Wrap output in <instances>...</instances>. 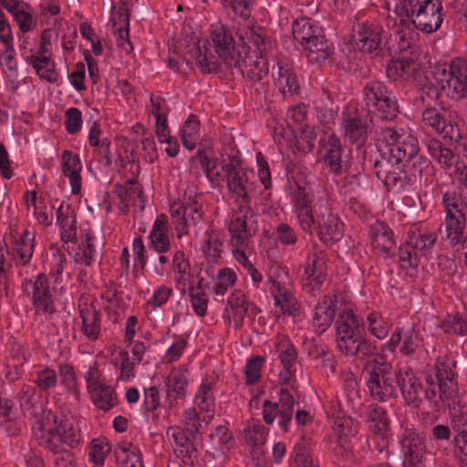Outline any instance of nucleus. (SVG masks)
Wrapping results in <instances>:
<instances>
[{
  "instance_id": "obj_1",
  "label": "nucleus",
  "mask_w": 467,
  "mask_h": 467,
  "mask_svg": "<svg viewBox=\"0 0 467 467\" xmlns=\"http://www.w3.org/2000/svg\"><path fill=\"white\" fill-rule=\"evenodd\" d=\"M40 396L34 387L25 385L21 389V406L33 415L32 431L38 443L49 451L61 454V460L67 461L69 467L73 457L68 448H74L80 441L78 424L73 420L58 421L51 410H43L37 407Z\"/></svg>"
},
{
  "instance_id": "obj_2",
  "label": "nucleus",
  "mask_w": 467,
  "mask_h": 467,
  "mask_svg": "<svg viewBox=\"0 0 467 467\" xmlns=\"http://www.w3.org/2000/svg\"><path fill=\"white\" fill-rule=\"evenodd\" d=\"M387 24L391 34L389 46L394 52L406 51L410 47L411 38L409 24L411 21L416 28L425 33L438 30L443 21L441 5L433 0H391L387 4Z\"/></svg>"
},
{
  "instance_id": "obj_3",
  "label": "nucleus",
  "mask_w": 467,
  "mask_h": 467,
  "mask_svg": "<svg viewBox=\"0 0 467 467\" xmlns=\"http://www.w3.org/2000/svg\"><path fill=\"white\" fill-rule=\"evenodd\" d=\"M287 181V193L294 203L302 229L311 234L316 232L324 243L339 240L343 234V224L327 205L310 206L311 190L306 176L296 171H289Z\"/></svg>"
},
{
  "instance_id": "obj_4",
  "label": "nucleus",
  "mask_w": 467,
  "mask_h": 467,
  "mask_svg": "<svg viewBox=\"0 0 467 467\" xmlns=\"http://www.w3.org/2000/svg\"><path fill=\"white\" fill-rule=\"evenodd\" d=\"M202 168L213 187L219 186L221 181H226L228 190L238 202L244 200L251 190L253 170L248 169L235 157L220 161L210 150L199 151L197 154Z\"/></svg>"
},
{
  "instance_id": "obj_5",
  "label": "nucleus",
  "mask_w": 467,
  "mask_h": 467,
  "mask_svg": "<svg viewBox=\"0 0 467 467\" xmlns=\"http://www.w3.org/2000/svg\"><path fill=\"white\" fill-rule=\"evenodd\" d=\"M197 39L196 61L207 72H214L218 69L219 64L212 54V49L227 66L238 64V58L235 51V45L233 36L227 33L225 27L222 25H213L211 29V42L205 39Z\"/></svg>"
},
{
  "instance_id": "obj_6",
  "label": "nucleus",
  "mask_w": 467,
  "mask_h": 467,
  "mask_svg": "<svg viewBox=\"0 0 467 467\" xmlns=\"http://www.w3.org/2000/svg\"><path fill=\"white\" fill-rule=\"evenodd\" d=\"M418 150V140L408 128L395 126L382 130L379 151L391 169L402 168L408 158Z\"/></svg>"
},
{
  "instance_id": "obj_7",
  "label": "nucleus",
  "mask_w": 467,
  "mask_h": 467,
  "mask_svg": "<svg viewBox=\"0 0 467 467\" xmlns=\"http://www.w3.org/2000/svg\"><path fill=\"white\" fill-rule=\"evenodd\" d=\"M386 354L380 360L373 357H367L366 369L368 377L367 387L371 397L378 401H387L398 394V381L390 367L385 361Z\"/></svg>"
},
{
  "instance_id": "obj_8",
  "label": "nucleus",
  "mask_w": 467,
  "mask_h": 467,
  "mask_svg": "<svg viewBox=\"0 0 467 467\" xmlns=\"http://www.w3.org/2000/svg\"><path fill=\"white\" fill-rule=\"evenodd\" d=\"M437 86L452 99L467 97V63L455 58L451 63H438L432 71Z\"/></svg>"
},
{
  "instance_id": "obj_9",
  "label": "nucleus",
  "mask_w": 467,
  "mask_h": 467,
  "mask_svg": "<svg viewBox=\"0 0 467 467\" xmlns=\"http://www.w3.org/2000/svg\"><path fill=\"white\" fill-rule=\"evenodd\" d=\"M266 287L273 296L274 312L277 317H296L298 315V304L285 272L277 268L274 269L269 274Z\"/></svg>"
},
{
  "instance_id": "obj_10",
  "label": "nucleus",
  "mask_w": 467,
  "mask_h": 467,
  "mask_svg": "<svg viewBox=\"0 0 467 467\" xmlns=\"http://www.w3.org/2000/svg\"><path fill=\"white\" fill-rule=\"evenodd\" d=\"M435 237L431 234H415L409 235L405 244L400 249V264L409 275L417 273V267L423 265L428 258Z\"/></svg>"
},
{
  "instance_id": "obj_11",
  "label": "nucleus",
  "mask_w": 467,
  "mask_h": 467,
  "mask_svg": "<svg viewBox=\"0 0 467 467\" xmlns=\"http://www.w3.org/2000/svg\"><path fill=\"white\" fill-rule=\"evenodd\" d=\"M445 205L444 231L446 239L451 244H459L465 229V211L467 201L461 194L446 192L443 195Z\"/></svg>"
},
{
  "instance_id": "obj_12",
  "label": "nucleus",
  "mask_w": 467,
  "mask_h": 467,
  "mask_svg": "<svg viewBox=\"0 0 467 467\" xmlns=\"http://www.w3.org/2000/svg\"><path fill=\"white\" fill-rule=\"evenodd\" d=\"M337 344L339 350L348 356H354L361 351L363 338L359 321L350 307H346L337 327Z\"/></svg>"
},
{
  "instance_id": "obj_13",
  "label": "nucleus",
  "mask_w": 467,
  "mask_h": 467,
  "mask_svg": "<svg viewBox=\"0 0 467 467\" xmlns=\"http://www.w3.org/2000/svg\"><path fill=\"white\" fill-rule=\"evenodd\" d=\"M273 138L279 146L280 151L283 153L285 149L290 150L292 152L301 150L304 152L311 151L315 146L316 133L307 125L294 130L285 131L283 123H275L273 130Z\"/></svg>"
},
{
  "instance_id": "obj_14",
  "label": "nucleus",
  "mask_w": 467,
  "mask_h": 467,
  "mask_svg": "<svg viewBox=\"0 0 467 467\" xmlns=\"http://www.w3.org/2000/svg\"><path fill=\"white\" fill-rule=\"evenodd\" d=\"M364 99L368 109L380 118L391 119L398 112L394 95L379 81L367 84Z\"/></svg>"
},
{
  "instance_id": "obj_15",
  "label": "nucleus",
  "mask_w": 467,
  "mask_h": 467,
  "mask_svg": "<svg viewBox=\"0 0 467 467\" xmlns=\"http://www.w3.org/2000/svg\"><path fill=\"white\" fill-rule=\"evenodd\" d=\"M256 230L255 214L248 207L241 206L233 213L229 223L231 244L234 246H247L249 238L255 234Z\"/></svg>"
},
{
  "instance_id": "obj_16",
  "label": "nucleus",
  "mask_w": 467,
  "mask_h": 467,
  "mask_svg": "<svg viewBox=\"0 0 467 467\" xmlns=\"http://www.w3.org/2000/svg\"><path fill=\"white\" fill-rule=\"evenodd\" d=\"M428 150L442 169L455 176L467 188V163L464 161H460L450 149L443 147L439 140L430 141Z\"/></svg>"
},
{
  "instance_id": "obj_17",
  "label": "nucleus",
  "mask_w": 467,
  "mask_h": 467,
  "mask_svg": "<svg viewBox=\"0 0 467 467\" xmlns=\"http://www.w3.org/2000/svg\"><path fill=\"white\" fill-rule=\"evenodd\" d=\"M171 218L178 238L187 234L191 225L197 224L202 219V213L193 200L173 202L170 205Z\"/></svg>"
},
{
  "instance_id": "obj_18",
  "label": "nucleus",
  "mask_w": 467,
  "mask_h": 467,
  "mask_svg": "<svg viewBox=\"0 0 467 467\" xmlns=\"http://www.w3.org/2000/svg\"><path fill=\"white\" fill-rule=\"evenodd\" d=\"M25 292L31 296L34 310L37 315H51L55 312L47 278L39 274L35 280L24 285Z\"/></svg>"
},
{
  "instance_id": "obj_19",
  "label": "nucleus",
  "mask_w": 467,
  "mask_h": 467,
  "mask_svg": "<svg viewBox=\"0 0 467 467\" xmlns=\"http://www.w3.org/2000/svg\"><path fill=\"white\" fill-rule=\"evenodd\" d=\"M263 417L267 424H273L278 418V425L281 430L287 431L293 416L294 399L286 389L280 392V406L267 399L262 400Z\"/></svg>"
},
{
  "instance_id": "obj_20",
  "label": "nucleus",
  "mask_w": 467,
  "mask_h": 467,
  "mask_svg": "<svg viewBox=\"0 0 467 467\" xmlns=\"http://www.w3.org/2000/svg\"><path fill=\"white\" fill-rule=\"evenodd\" d=\"M405 462L413 467H425L426 451L423 439L413 429H406L400 436Z\"/></svg>"
},
{
  "instance_id": "obj_21",
  "label": "nucleus",
  "mask_w": 467,
  "mask_h": 467,
  "mask_svg": "<svg viewBox=\"0 0 467 467\" xmlns=\"http://www.w3.org/2000/svg\"><path fill=\"white\" fill-rule=\"evenodd\" d=\"M172 236L173 233L167 215L158 214L148 235L150 248L159 254L169 252Z\"/></svg>"
},
{
  "instance_id": "obj_22",
  "label": "nucleus",
  "mask_w": 467,
  "mask_h": 467,
  "mask_svg": "<svg viewBox=\"0 0 467 467\" xmlns=\"http://www.w3.org/2000/svg\"><path fill=\"white\" fill-rule=\"evenodd\" d=\"M329 417L332 430L337 436L335 452L337 454L347 453L351 448L350 441L356 432L355 423L350 417H347L342 411Z\"/></svg>"
},
{
  "instance_id": "obj_23",
  "label": "nucleus",
  "mask_w": 467,
  "mask_h": 467,
  "mask_svg": "<svg viewBox=\"0 0 467 467\" xmlns=\"http://www.w3.org/2000/svg\"><path fill=\"white\" fill-rule=\"evenodd\" d=\"M0 68L6 88L13 93L16 92L20 81L15 45L0 47Z\"/></svg>"
},
{
  "instance_id": "obj_24",
  "label": "nucleus",
  "mask_w": 467,
  "mask_h": 467,
  "mask_svg": "<svg viewBox=\"0 0 467 467\" xmlns=\"http://www.w3.org/2000/svg\"><path fill=\"white\" fill-rule=\"evenodd\" d=\"M24 61L30 65L36 75L42 80L48 83H56L59 79L60 73L57 63L49 56L34 55L31 50L29 53L22 54Z\"/></svg>"
},
{
  "instance_id": "obj_25",
  "label": "nucleus",
  "mask_w": 467,
  "mask_h": 467,
  "mask_svg": "<svg viewBox=\"0 0 467 467\" xmlns=\"http://www.w3.org/2000/svg\"><path fill=\"white\" fill-rule=\"evenodd\" d=\"M326 263L320 254L309 255L302 275V286L309 293L319 289L325 279Z\"/></svg>"
},
{
  "instance_id": "obj_26",
  "label": "nucleus",
  "mask_w": 467,
  "mask_h": 467,
  "mask_svg": "<svg viewBox=\"0 0 467 467\" xmlns=\"http://www.w3.org/2000/svg\"><path fill=\"white\" fill-rule=\"evenodd\" d=\"M109 21L112 24L113 32L118 37V46L124 53L130 54L133 47L128 38L130 16L126 6H114Z\"/></svg>"
},
{
  "instance_id": "obj_27",
  "label": "nucleus",
  "mask_w": 467,
  "mask_h": 467,
  "mask_svg": "<svg viewBox=\"0 0 467 467\" xmlns=\"http://www.w3.org/2000/svg\"><path fill=\"white\" fill-rule=\"evenodd\" d=\"M422 120L444 139L457 140L460 138L459 125L453 119L445 121L435 109H426L422 112Z\"/></svg>"
},
{
  "instance_id": "obj_28",
  "label": "nucleus",
  "mask_w": 467,
  "mask_h": 467,
  "mask_svg": "<svg viewBox=\"0 0 467 467\" xmlns=\"http://www.w3.org/2000/svg\"><path fill=\"white\" fill-rule=\"evenodd\" d=\"M61 169L63 174L68 179L71 192L78 195L82 188V163L78 154L65 150L61 155Z\"/></svg>"
},
{
  "instance_id": "obj_29",
  "label": "nucleus",
  "mask_w": 467,
  "mask_h": 467,
  "mask_svg": "<svg viewBox=\"0 0 467 467\" xmlns=\"http://www.w3.org/2000/svg\"><path fill=\"white\" fill-rule=\"evenodd\" d=\"M383 28L376 24H362L358 27L356 45L362 52L370 53L381 45Z\"/></svg>"
},
{
  "instance_id": "obj_30",
  "label": "nucleus",
  "mask_w": 467,
  "mask_h": 467,
  "mask_svg": "<svg viewBox=\"0 0 467 467\" xmlns=\"http://www.w3.org/2000/svg\"><path fill=\"white\" fill-rule=\"evenodd\" d=\"M402 168H392L390 171H386L389 173H392L394 178L396 179V175H400L401 173L407 174L410 179V178H420L427 177L432 174L433 167L431 164V161L417 153L413 154L411 157H409L408 160L403 163Z\"/></svg>"
},
{
  "instance_id": "obj_31",
  "label": "nucleus",
  "mask_w": 467,
  "mask_h": 467,
  "mask_svg": "<svg viewBox=\"0 0 467 467\" xmlns=\"http://www.w3.org/2000/svg\"><path fill=\"white\" fill-rule=\"evenodd\" d=\"M256 307L250 304L241 292H234L228 298L226 317L235 328L242 326L244 317L255 313Z\"/></svg>"
},
{
  "instance_id": "obj_32",
  "label": "nucleus",
  "mask_w": 467,
  "mask_h": 467,
  "mask_svg": "<svg viewBox=\"0 0 467 467\" xmlns=\"http://www.w3.org/2000/svg\"><path fill=\"white\" fill-rule=\"evenodd\" d=\"M400 345V351L403 355H410L413 353L419 347L420 341L418 335L413 327L401 329L392 334L389 341L385 344L383 351L388 350L392 354L397 346Z\"/></svg>"
},
{
  "instance_id": "obj_33",
  "label": "nucleus",
  "mask_w": 467,
  "mask_h": 467,
  "mask_svg": "<svg viewBox=\"0 0 467 467\" xmlns=\"http://www.w3.org/2000/svg\"><path fill=\"white\" fill-rule=\"evenodd\" d=\"M194 407L202 415V420L205 424H209L213 420L215 410V398L212 384L202 382L199 386L194 396Z\"/></svg>"
},
{
  "instance_id": "obj_34",
  "label": "nucleus",
  "mask_w": 467,
  "mask_h": 467,
  "mask_svg": "<svg viewBox=\"0 0 467 467\" xmlns=\"http://www.w3.org/2000/svg\"><path fill=\"white\" fill-rule=\"evenodd\" d=\"M188 383V370L185 368H173L170 372L165 379L167 400L170 406L172 405L173 400L186 395Z\"/></svg>"
},
{
  "instance_id": "obj_35",
  "label": "nucleus",
  "mask_w": 467,
  "mask_h": 467,
  "mask_svg": "<svg viewBox=\"0 0 467 467\" xmlns=\"http://www.w3.org/2000/svg\"><path fill=\"white\" fill-rule=\"evenodd\" d=\"M319 158L330 168L332 171L337 172L341 169V147L337 138L334 135L327 140L322 139L318 150Z\"/></svg>"
},
{
  "instance_id": "obj_36",
  "label": "nucleus",
  "mask_w": 467,
  "mask_h": 467,
  "mask_svg": "<svg viewBox=\"0 0 467 467\" xmlns=\"http://www.w3.org/2000/svg\"><path fill=\"white\" fill-rule=\"evenodd\" d=\"M267 431L261 424L260 420H248L242 431L244 443L251 451L258 452L260 447L265 442Z\"/></svg>"
},
{
  "instance_id": "obj_37",
  "label": "nucleus",
  "mask_w": 467,
  "mask_h": 467,
  "mask_svg": "<svg viewBox=\"0 0 467 467\" xmlns=\"http://www.w3.org/2000/svg\"><path fill=\"white\" fill-rule=\"evenodd\" d=\"M98 245L95 235L90 231L85 232L82 244L71 252L75 263L89 265L95 262L99 255Z\"/></svg>"
},
{
  "instance_id": "obj_38",
  "label": "nucleus",
  "mask_w": 467,
  "mask_h": 467,
  "mask_svg": "<svg viewBox=\"0 0 467 467\" xmlns=\"http://www.w3.org/2000/svg\"><path fill=\"white\" fill-rule=\"evenodd\" d=\"M223 234L214 229H209L204 233L201 250L209 263H218L223 252Z\"/></svg>"
},
{
  "instance_id": "obj_39",
  "label": "nucleus",
  "mask_w": 467,
  "mask_h": 467,
  "mask_svg": "<svg viewBox=\"0 0 467 467\" xmlns=\"http://www.w3.org/2000/svg\"><path fill=\"white\" fill-rule=\"evenodd\" d=\"M337 307L335 297H325L316 307L312 325L318 333L326 331L334 320Z\"/></svg>"
},
{
  "instance_id": "obj_40",
  "label": "nucleus",
  "mask_w": 467,
  "mask_h": 467,
  "mask_svg": "<svg viewBox=\"0 0 467 467\" xmlns=\"http://www.w3.org/2000/svg\"><path fill=\"white\" fill-rule=\"evenodd\" d=\"M111 362L115 368L118 380L130 381L135 377L134 361H131L129 353L118 347L111 350Z\"/></svg>"
},
{
  "instance_id": "obj_41",
  "label": "nucleus",
  "mask_w": 467,
  "mask_h": 467,
  "mask_svg": "<svg viewBox=\"0 0 467 467\" xmlns=\"http://www.w3.org/2000/svg\"><path fill=\"white\" fill-rule=\"evenodd\" d=\"M275 353L284 366V369L280 372V379L286 382L292 376L291 368L296 358L295 348L286 337L280 336L277 337Z\"/></svg>"
},
{
  "instance_id": "obj_42",
  "label": "nucleus",
  "mask_w": 467,
  "mask_h": 467,
  "mask_svg": "<svg viewBox=\"0 0 467 467\" xmlns=\"http://www.w3.org/2000/svg\"><path fill=\"white\" fill-rule=\"evenodd\" d=\"M172 268L175 280L182 289H190L194 284V276L185 254L182 251H177L173 254Z\"/></svg>"
},
{
  "instance_id": "obj_43",
  "label": "nucleus",
  "mask_w": 467,
  "mask_h": 467,
  "mask_svg": "<svg viewBox=\"0 0 467 467\" xmlns=\"http://www.w3.org/2000/svg\"><path fill=\"white\" fill-rule=\"evenodd\" d=\"M387 74L389 77L412 78L417 80L420 76V70L418 65L404 54L401 57L393 58L388 64Z\"/></svg>"
},
{
  "instance_id": "obj_44",
  "label": "nucleus",
  "mask_w": 467,
  "mask_h": 467,
  "mask_svg": "<svg viewBox=\"0 0 467 467\" xmlns=\"http://www.w3.org/2000/svg\"><path fill=\"white\" fill-rule=\"evenodd\" d=\"M167 436L171 439L173 451L183 462L190 461L195 453V448L184 432L178 428L171 427L167 430Z\"/></svg>"
},
{
  "instance_id": "obj_45",
  "label": "nucleus",
  "mask_w": 467,
  "mask_h": 467,
  "mask_svg": "<svg viewBox=\"0 0 467 467\" xmlns=\"http://www.w3.org/2000/svg\"><path fill=\"white\" fill-rule=\"evenodd\" d=\"M370 239L372 246L379 253L387 254L393 249L395 243L391 237V231L382 222H376L370 227Z\"/></svg>"
},
{
  "instance_id": "obj_46",
  "label": "nucleus",
  "mask_w": 467,
  "mask_h": 467,
  "mask_svg": "<svg viewBox=\"0 0 467 467\" xmlns=\"http://www.w3.org/2000/svg\"><path fill=\"white\" fill-rule=\"evenodd\" d=\"M115 454L119 467H144L140 448L127 441L118 444Z\"/></svg>"
},
{
  "instance_id": "obj_47",
  "label": "nucleus",
  "mask_w": 467,
  "mask_h": 467,
  "mask_svg": "<svg viewBox=\"0 0 467 467\" xmlns=\"http://www.w3.org/2000/svg\"><path fill=\"white\" fill-rule=\"evenodd\" d=\"M34 236V232L27 229H23L14 235V250L23 265L28 263L33 255Z\"/></svg>"
},
{
  "instance_id": "obj_48",
  "label": "nucleus",
  "mask_w": 467,
  "mask_h": 467,
  "mask_svg": "<svg viewBox=\"0 0 467 467\" xmlns=\"http://www.w3.org/2000/svg\"><path fill=\"white\" fill-rule=\"evenodd\" d=\"M82 319L81 333L88 341H95L100 335V320L99 312L92 306L80 310Z\"/></svg>"
},
{
  "instance_id": "obj_49",
  "label": "nucleus",
  "mask_w": 467,
  "mask_h": 467,
  "mask_svg": "<svg viewBox=\"0 0 467 467\" xmlns=\"http://www.w3.org/2000/svg\"><path fill=\"white\" fill-rule=\"evenodd\" d=\"M400 389L408 404L416 405L420 399V383L410 370L400 373Z\"/></svg>"
},
{
  "instance_id": "obj_50",
  "label": "nucleus",
  "mask_w": 467,
  "mask_h": 467,
  "mask_svg": "<svg viewBox=\"0 0 467 467\" xmlns=\"http://www.w3.org/2000/svg\"><path fill=\"white\" fill-rule=\"evenodd\" d=\"M180 136L183 146L187 150H193L202 140L200 121L194 115H190L183 122Z\"/></svg>"
},
{
  "instance_id": "obj_51",
  "label": "nucleus",
  "mask_w": 467,
  "mask_h": 467,
  "mask_svg": "<svg viewBox=\"0 0 467 467\" xmlns=\"http://www.w3.org/2000/svg\"><path fill=\"white\" fill-rule=\"evenodd\" d=\"M57 222L60 227V236L64 243L72 241L77 233L76 219L68 206L60 204L57 211Z\"/></svg>"
},
{
  "instance_id": "obj_52",
  "label": "nucleus",
  "mask_w": 467,
  "mask_h": 467,
  "mask_svg": "<svg viewBox=\"0 0 467 467\" xmlns=\"http://www.w3.org/2000/svg\"><path fill=\"white\" fill-rule=\"evenodd\" d=\"M341 126L345 136L353 142H359L365 134V126L361 123L355 109L343 113Z\"/></svg>"
},
{
  "instance_id": "obj_53",
  "label": "nucleus",
  "mask_w": 467,
  "mask_h": 467,
  "mask_svg": "<svg viewBox=\"0 0 467 467\" xmlns=\"http://www.w3.org/2000/svg\"><path fill=\"white\" fill-rule=\"evenodd\" d=\"M368 429L379 436H384L389 430V418L387 411L377 405L369 408L366 419Z\"/></svg>"
},
{
  "instance_id": "obj_54",
  "label": "nucleus",
  "mask_w": 467,
  "mask_h": 467,
  "mask_svg": "<svg viewBox=\"0 0 467 467\" xmlns=\"http://www.w3.org/2000/svg\"><path fill=\"white\" fill-rule=\"evenodd\" d=\"M303 47L310 62L321 63L331 54V48L325 40L324 33L316 36L314 40L307 41Z\"/></svg>"
},
{
  "instance_id": "obj_55",
  "label": "nucleus",
  "mask_w": 467,
  "mask_h": 467,
  "mask_svg": "<svg viewBox=\"0 0 467 467\" xmlns=\"http://www.w3.org/2000/svg\"><path fill=\"white\" fill-rule=\"evenodd\" d=\"M94 404L103 410H109L116 403V397L112 389L103 381L88 389Z\"/></svg>"
},
{
  "instance_id": "obj_56",
  "label": "nucleus",
  "mask_w": 467,
  "mask_h": 467,
  "mask_svg": "<svg viewBox=\"0 0 467 467\" xmlns=\"http://www.w3.org/2000/svg\"><path fill=\"white\" fill-rule=\"evenodd\" d=\"M65 265V255L60 252L54 253L50 261L49 275L55 285H60L61 293L67 291L66 284L69 277V273L64 274Z\"/></svg>"
},
{
  "instance_id": "obj_57",
  "label": "nucleus",
  "mask_w": 467,
  "mask_h": 467,
  "mask_svg": "<svg viewBox=\"0 0 467 467\" xmlns=\"http://www.w3.org/2000/svg\"><path fill=\"white\" fill-rule=\"evenodd\" d=\"M321 27L313 25L306 19L296 20L293 25L294 37L304 47L307 41L314 40L316 36H321Z\"/></svg>"
},
{
  "instance_id": "obj_58",
  "label": "nucleus",
  "mask_w": 467,
  "mask_h": 467,
  "mask_svg": "<svg viewBox=\"0 0 467 467\" xmlns=\"http://www.w3.org/2000/svg\"><path fill=\"white\" fill-rule=\"evenodd\" d=\"M442 364H439L437 367V381L438 389L441 391V395L444 396L446 400L452 399L457 394V383L454 379L453 372L451 368L441 369Z\"/></svg>"
},
{
  "instance_id": "obj_59",
  "label": "nucleus",
  "mask_w": 467,
  "mask_h": 467,
  "mask_svg": "<svg viewBox=\"0 0 467 467\" xmlns=\"http://www.w3.org/2000/svg\"><path fill=\"white\" fill-rule=\"evenodd\" d=\"M236 56L237 58H239L237 53ZM244 63V65L243 67L240 59H238V64L234 65V67H242L243 73L253 80H260L267 74L269 70L268 62L263 57H258L255 60H245ZM232 67H234V65Z\"/></svg>"
},
{
  "instance_id": "obj_60",
  "label": "nucleus",
  "mask_w": 467,
  "mask_h": 467,
  "mask_svg": "<svg viewBox=\"0 0 467 467\" xmlns=\"http://www.w3.org/2000/svg\"><path fill=\"white\" fill-rule=\"evenodd\" d=\"M365 327L371 336L383 339L389 335L391 324L380 314L373 312L367 316Z\"/></svg>"
},
{
  "instance_id": "obj_61",
  "label": "nucleus",
  "mask_w": 467,
  "mask_h": 467,
  "mask_svg": "<svg viewBox=\"0 0 467 467\" xmlns=\"http://www.w3.org/2000/svg\"><path fill=\"white\" fill-rule=\"evenodd\" d=\"M289 467H317L305 442H297L289 456Z\"/></svg>"
},
{
  "instance_id": "obj_62",
  "label": "nucleus",
  "mask_w": 467,
  "mask_h": 467,
  "mask_svg": "<svg viewBox=\"0 0 467 467\" xmlns=\"http://www.w3.org/2000/svg\"><path fill=\"white\" fill-rule=\"evenodd\" d=\"M275 84L283 93L295 92L297 89L296 76L286 67L278 65L277 71H274Z\"/></svg>"
},
{
  "instance_id": "obj_63",
  "label": "nucleus",
  "mask_w": 467,
  "mask_h": 467,
  "mask_svg": "<svg viewBox=\"0 0 467 467\" xmlns=\"http://www.w3.org/2000/svg\"><path fill=\"white\" fill-rule=\"evenodd\" d=\"M152 102V110L151 115L155 119V131L158 137L160 143L164 141H168L169 138H171L170 130L167 126V119L163 109H161L160 103L156 105V102L153 99H151Z\"/></svg>"
},
{
  "instance_id": "obj_64",
  "label": "nucleus",
  "mask_w": 467,
  "mask_h": 467,
  "mask_svg": "<svg viewBox=\"0 0 467 467\" xmlns=\"http://www.w3.org/2000/svg\"><path fill=\"white\" fill-rule=\"evenodd\" d=\"M110 451V446L106 440H93L88 446V457L93 462L92 467H103L105 458Z\"/></svg>"
}]
</instances>
